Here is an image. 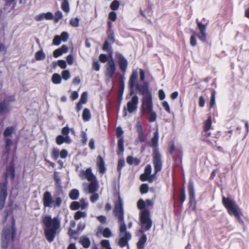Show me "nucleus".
<instances>
[{"mask_svg":"<svg viewBox=\"0 0 249 249\" xmlns=\"http://www.w3.org/2000/svg\"><path fill=\"white\" fill-rule=\"evenodd\" d=\"M114 212L115 216L118 219L120 224L119 236L120 237L118 244L121 247H123L127 244V242L131 238V234L126 231V227L124 220L123 209L122 201L120 196L118 200L115 203Z\"/></svg>","mask_w":249,"mask_h":249,"instance_id":"f257e3e1","label":"nucleus"},{"mask_svg":"<svg viewBox=\"0 0 249 249\" xmlns=\"http://www.w3.org/2000/svg\"><path fill=\"white\" fill-rule=\"evenodd\" d=\"M43 223L46 226L45 234L47 239L51 242L53 240L56 231L60 227V222L57 218L52 219L51 217L47 216L43 219Z\"/></svg>","mask_w":249,"mask_h":249,"instance_id":"f03ea898","label":"nucleus"},{"mask_svg":"<svg viewBox=\"0 0 249 249\" xmlns=\"http://www.w3.org/2000/svg\"><path fill=\"white\" fill-rule=\"evenodd\" d=\"M222 202L230 214L240 219V209L235 202L230 198L223 197Z\"/></svg>","mask_w":249,"mask_h":249,"instance_id":"7ed1b4c3","label":"nucleus"},{"mask_svg":"<svg viewBox=\"0 0 249 249\" xmlns=\"http://www.w3.org/2000/svg\"><path fill=\"white\" fill-rule=\"evenodd\" d=\"M140 220L142 229L140 230V232L142 233L144 230H149L152 226V221L150 218L149 211L145 210L141 213Z\"/></svg>","mask_w":249,"mask_h":249,"instance_id":"20e7f679","label":"nucleus"},{"mask_svg":"<svg viewBox=\"0 0 249 249\" xmlns=\"http://www.w3.org/2000/svg\"><path fill=\"white\" fill-rule=\"evenodd\" d=\"M152 98L151 94L143 96L142 106V113H143L146 110L153 108L152 107Z\"/></svg>","mask_w":249,"mask_h":249,"instance_id":"39448f33","label":"nucleus"},{"mask_svg":"<svg viewBox=\"0 0 249 249\" xmlns=\"http://www.w3.org/2000/svg\"><path fill=\"white\" fill-rule=\"evenodd\" d=\"M154 164L156 174L160 170L161 168V160L160 154L155 150L154 155Z\"/></svg>","mask_w":249,"mask_h":249,"instance_id":"423d86ee","label":"nucleus"},{"mask_svg":"<svg viewBox=\"0 0 249 249\" xmlns=\"http://www.w3.org/2000/svg\"><path fill=\"white\" fill-rule=\"evenodd\" d=\"M10 229L4 228L2 232V247L3 249H6L8 246V241L10 238Z\"/></svg>","mask_w":249,"mask_h":249,"instance_id":"0eeeda50","label":"nucleus"},{"mask_svg":"<svg viewBox=\"0 0 249 249\" xmlns=\"http://www.w3.org/2000/svg\"><path fill=\"white\" fill-rule=\"evenodd\" d=\"M7 196L6 186L5 183H1L0 185V209L3 207L5 200Z\"/></svg>","mask_w":249,"mask_h":249,"instance_id":"6e6552de","label":"nucleus"},{"mask_svg":"<svg viewBox=\"0 0 249 249\" xmlns=\"http://www.w3.org/2000/svg\"><path fill=\"white\" fill-rule=\"evenodd\" d=\"M79 176L82 178H87L89 181L95 180V177L92 173L91 169L90 168H88L86 171H81L79 173Z\"/></svg>","mask_w":249,"mask_h":249,"instance_id":"1a4fd4ad","label":"nucleus"},{"mask_svg":"<svg viewBox=\"0 0 249 249\" xmlns=\"http://www.w3.org/2000/svg\"><path fill=\"white\" fill-rule=\"evenodd\" d=\"M138 103V97L136 95L133 96L131 101L127 103V110L129 113H132L137 108V105Z\"/></svg>","mask_w":249,"mask_h":249,"instance_id":"9d476101","label":"nucleus"},{"mask_svg":"<svg viewBox=\"0 0 249 249\" xmlns=\"http://www.w3.org/2000/svg\"><path fill=\"white\" fill-rule=\"evenodd\" d=\"M53 202L51 194L47 192L44 193L43 196V203L45 207H50Z\"/></svg>","mask_w":249,"mask_h":249,"instance_id":"9b49d317","label":"nucleus"},{"mask_svg":"<svg viewBox=\"0 0 249 249\" xmlns=\"http://www.w3.org/2000/svg\"><path fill=\"white\" fill-rule=\"evenodd\" d=\"M115 63H113L111 62L107 63L106 72L107 75L110 78H111L115 72Z\"/></svg>","mask_w":249,"mask_h":249,"instance_id":"f8f14e48","label":"nucleus"},{"mask_svg":"<svg viewBox=\"0 0 249 249\" xmlns=\"http://www.w3.org/2000/svg\"><path fill=\"white\" fill-rule=\"evenodd\" d=\"M137 77L138 73L137 71H134L130 76L129 81V86L131 89H132L134 87L136 88V85H138L137 83Z\"/></svg>","mask_w":249,"mask_h":249,"instance_id":"ddd939ff","label":"nucleus"},{"mask_svg":"<svg viewBox=\"0 0 249 249\" xmlns=\"http://www.w3.org/2000/svg\"><path fill=\"white\" fill-rule=\"evenodd\" d=\"M117 56L119 58V63L120 69L123 72H124L126 69L127 62L126 60L121 54H117Z\"/></svg>","mask_w":249,"mask_h":249,"instance_id":"4468645a","label":"nucleus"},{"mask_svg":"<svg viewBox=\"0 0 249 249\" xmlns=\"http://www.w3.org/2000/svg\"><path fill=\"white\" fill-rule=\"evenodd\" d=\"M197 27L200 32V35L199 37L201 40L204 41L206 37V33L205 32L206 26L201 22H198L197 23Z\"/></svg>","mask_w":249,"mask_h":249,"instance_id":"2eb2a0df","label":"nucleus"},{"mask_svg":"<svg viewBox=\"0 0 249 249\" xmlns=\"http://www.w3.org/2000/svg\"><path fill=\"white\" fill-rule=\"evenodd\" d=\"M136 89L143 95V96L147 95L149 94H151L148 90L147 84L142 86L136 85Z\"/></svg>","mask_w":249,"mask_h":249,"instance_id":"dca6fc26","label":"nucleus"},{"mask_svg":"<svg viewBox=\"0 0 249 249\" xmlns=\"http://www.w3.org/2000/svg\"><path fill=\"white\" fill-rule=\"evenodd\" d=\"M137 132L138 133V138L140 142H143L145 140L142 128L140 122H138L137 124Z\"/></svg>","mask_w":249,"mask_h":249,"instance_id":"f3484780","label":"nucleus"},{"mask_svg":"<svg viewBox=\"0 0 249 249\" xmlns=\"http://www.w3.org/2000/svg\"><path fill=\"white\" fill-rule=\"evenodd\" d=\"M90 183L89 184L88 189H85V190H88L89 193H93L97 191L98 188L97 182L96 180L90 181Z\"/></svg>","mask_w":249,"mask_h":249,"instance_id":"a211bd4d","label":"nucleus"},{"mask_svg":"<svg viewBox=\"0 0 249 249\" xmlns=\"http://www.w3.org/2000/svg\"><path fill=\"white\" fill-rule=\"evenodd\" d=\"M97 164L99 168V171L101 173H104L106 170L104 165V162L103 158L100 156H99L97 158Z\"/></svg>","mask_w":249,"mask_h":249,"instance_id":"6ab92c4d","label":"nucleus"},{"mask_svg":"<svg viewBox=\"0 0 249 249\" xmlns=\"http://www.w3.org/2000/svg\"><path fill=\"white\" fill-rule=\"evenodd\" d=\"M15 177V170L13 166H10L8 168L5 174V178L6 179L7 178H10L13 179Z\"/></svg>","mask_w":249,"mask_h":249,"instance_id":"aec40b11","label":"nucleus"},{"mask_svg":"<svg viewBox=\"0 0 249 249\" xmlns=\"http://www.w3.org/2000/svg\"><path fill=\"white\" fill-rule=\"evenodd\" d=\"M147 113L149 115L148 120L150 122H154L157 118V115L156 113L153 111V108L147 110Z\"/></svg>","mask_w":249,"mask_h":249,"instance_id":"412c9836","label":"nucleus"},{"mask_svg":"<svg viewBox=\"0 0 249 249\" xmlns=\"http://www.w3.org/2000/svg\"><path fill=\"white\" fill-rule=\"evenodd\" d=\"M146 235L145 234H143L139 242L137 243V248L138 249H142L144 248V244L146 242Z\"/></svg>","mask_w":249,"mask_h":249,"instance_id":"4be33fe9","label":"nucleus"},{"mask_svg":"<svg viewBox=\"0 0 249 249\" xmlns=\"http://www.w3.org/2000/svg\"><path fill=\"white\" fill-rule=\"evenodd\" d=\"M80 243L82 244L83 247L85 248H88L89 247L90 242L89 240L86 237H83L80 238Z\"/></svg>","mask_w":249,"mask_h":249,"instance_id":"5701e85b","label":"nucleus"},{"mask_svg":"<svg viewBox=\"0 0 249 249\" xmlns=\"http://www.w3.org/2000/svg\"><path fill=\"white\" fill-rule=\"evenodd\" d=\"M189 194L191 198V202L195 201V193L194 190L193 185L192 183H190L189 186Z\"/></svg>","mask_w":249,"mask_h":249,"instance_id":"b1692460","label":"nucleus"},{"mask_svg":"<svg viewBox=\"0 0 249 249\" xmlns=\"http://www.w3.org/2000/svg\"><path fill=\"white\" fill-rule=\"evenodd\" d=\"M79 196V192L76 189L72 190L69 194L70 198L72 199H76Z\"/></svg>","mask_w":249,"mask_h":249,"instance_id":"393cba45","label":"nucleus"},{"mask_svg":"<svg viewBox=\"0 0 249 249\" xmlns=\"http://www.w3.org/2000/svg\"><path fill=\"white\" fill-rule=\"evenodd\" d=\"M61 78L60 75L57 73H54L52 76V81L54 84H59L61 82Z\"/></svg>","mask_w":249,"mask_h":249,"instance_id":"a878e982","label":"nucleus"},{"mask_svg":"<svg viewBox=\"0 0 249 249\" xmlns=\"http://www.w3.org/2000/svg\"><path fill=\"white\" fill-rule=\"evenodd\" d=\"M126 161L129 164H132L133 163L137 165L139 163V160L137 159L134 158L131 156H129L127 157L126 159Z\"/></svg>","mask_w":249,"mask_h":249,"instance_id":"bb28decb","label":"nucleus"},{"mask_svg":"<svg viewBox=\"0 0 249 249\" xmlns=\"http://www.w3.org/2000/svg\"><path fill=\"white\" fill-rule=\"evenodd\" d=\"M158 132L157 131L154 133V137L151 140L153 146L156 147L158 144Z\"/></svg>","mask_w":249,"mask_h":249,"instance_id":"cd10ccee","label":"nucleus"},{"mask_svg":"<svg viewBox=\"0 0 249 249\" xmlns=\"http://www.w3.org/2000/svg\"><path fill=\"white\" fill-rule=\"evenodd\" d=\"M90 117V112L89 109L85 108L83 113V118L84 120L87 121L89 119Z\"/></svg>","mask_w":249,"mask_h":249,"instance_id":"c85d7f7f","label":"nucleus"},{"mask_svg":"<svg viewBox=\"0 0 249 249\" xmlns=\"http://www.w3.org/2000/svg\"><path fill=\"white\" fill-rule=\"evenodd\" d=\"M7 105V99H5L3 103L0 104V113H2L6 110Z\"/></svg>","mask_w":249,"mask_h":249,"instance_id":"c756f323","label":"nucleus"},{"mask_svg":"<svg viewBox=\"0 0 249 249\" xmlns=\"http://www.w3.org/2000/svg\"><path fill=\"white\" fill-rule=\"evenodd\" d=\"M62 9L65 12H68L69 11V6L68 2L67 0H64V1L62 2V6H61Z\"/></svg>","mask_w":249,"mask_h":249,"instance_id":"7c9ffc66","label":"nucleus"},{"mask_svg":"<svg viewBox=\"0 0 249 249\" xmlns=\"http://www.w3.org/2000/svg\"><path fill=\"white\" fill-rule=\"evenodd\" d=\"M45 58V54L42 51H39L36 53V60H42Z\"/></svg>","mask_w":249,"mask_h":249,"instance_id":"2f4dec72","label":"nucleus"},{"mask_svg":"<svg viewBox=\"0 0 249 249\" xmlns=\"http://www.w3.org/2000/svg\"><path fill=\"white\" fill-rule=\"evenodd\" d=\"M119 5L120 3L119 1L114 0L110 5V8L113 10H116L118 8Z\"/></svg>","mask_w":249,"mask_h":249,"instance_id":"473e14b6","label":"nucleus"},{"mask_svg":"<svg viewBox=\"0 0 249 249\" xmlns=\"http://www.w3.org/2000/svg\"><path fill=\"white\" fill-rule=\"evenodd\" d=\"M79 19L78 18H72L70 20V24L73 27H78L79 25Z\"/></svg>","mask_w":249,"mask_h":249,"instance_id":"72a5a7b5","label":"nucleus"},{"mask_svg":"<svg viewBox=\"0 0 249 249\" xmlns=\"http://www.w3.org/2000/svg\"><path fill=\"white\" fill-rule=\"evenodd\" d=\"M124 140L123 138H120L119 140H118V146L119 150H120V152H122L124 151Z\"/></svg>","mask_w":249,"mask_h":249,"instance_id":"f704fd0d","label":"nucleus"},{"mask_svg":"<svg viewBox=\"0 0 249 249\" xmlns=\"http://www.w3.org/2000/svg\"><path fill=\"white\" fill-rule=\"evenodd\" d=\"M86 216V213L84 212L78 211L76 213L74 218L76 220H78L81 217H84Z\"/></svg>","mask_w":249,"mask_h":249,"instance_id":"c9c22d12","label":"nucleus"},{"mask_svg":"<svg viewBox=\"0 0 249 249\" xmlns=\"http://www.w3.org/2000/svg\"><path fill=\"white\" fill-rule=\"evenodd\" d=\"M14 129L13 127L7 128L4 132V136L7 137L13 133Z\"/></svg>","mask_w":249,"mask_h":249,"instance_id":"e433bc0d","label":"nucleus"},{"mask_svg":"<svg viewBox=\"0 0 249 249\" xmlns=\"http://www.w3.org/2000/svg\"><path fill=\"white\" fill-rule=\"evenodd\" d=\"M87 95H88L87 92H84L81 95V97L79 102H80V103H81L82 104L86 103L87 102Z\"/></svg>","mask_w":249,"mask_h":249,"instance_id":"4c0bfd02","label":"nucleus"},{"mask_svg":"<svg viewBox=\"0 0 249 249\" xmlns=\"http://www.w3.org/2000/svg\"><path fill=\"white\" fill-rule=\"evenodd\" d=\"M80 206V204L79 202L76 201H73L71 204L70 207L72 210H77Z\"/></svg>","mask_w":249,"mask_h":249,"instance_id":"58836bf2","label":"nucleus"},{"mask_svg":"<svg viewBox=\"0 0 249 249\" xmlns=\"http://www.w3.org/2000/svg\"><path fill=\"white\" fill-rule=\"evenodd\" d=\"M12 238L13 239L16 235V229L15 228V221L14 219H13V220H12Z\"/></svg>","mask_w":249,"mask_h":249,"instance_id":"ea45409f","label":"nucleus"},{"mask_svg":"<svg viewBox=\"0 0 249 249\" xmlns=\"http://www.w3.org/2000/svg\"><path fill=\"white\" fill-rule=\"evenodd\" d=\"M211 126V118H209L205 123L204 129L205 131L208 130Z\"/></svg>","mask_w":249,"mask_h":249,"instance_id":"a19ab883","label":"nucleus"},{"mask_svg":"<svg viewBox=\"0 0 249 249\" xmlns=\"http://www.w3.org/2000/svg\"><path fill=\"white\" fill-rule=\"evenodd\" d=\"M62 75V77L64 79L67 80L70 77V72L69 71L65 70V71H63Z\"/></svg>","mask_w":249,"mask_h":249,"instance_id":"79ce46f5","label":"nucleus"},{"mask_svg":"<svg viewBox=\"0 0 249 249\" xmlns=\"http://www.w3.org/2000/svg\"><path fill=\"white\" fill-rule=\"evenodd\" d=\"M103 235L106 237H109L111 235V232L108 228H106L103 231Z\"/></svg>","mask_w":249,"mask_h":249,"instance_id":"37998d69","label":"nucleus"},{"mask_svg":"<svg viewBox=\"0 0 249 249\" xmlns=\"http://www.w3.org/2000/svg\"><path fill=\"white\" fill-rule=\"evenodd\" d=\"M148 187L147 184H143L141 186L140 191L142 193H145L148 191Z\"/></svg>","mask_w":249,"mask_h":249,"instance_id":"c03bdc74","label":"nucleus"},{"mask_svg":"<svg viewBox=\"0 0 249 249\" xmlns=\"http://www.w3.org/2000/svg\"><path fill=\"white\" fill-rule=\"evenodd\" d=\"M68 36V34L67 32H64L61 34V36H60V39H61L63 41H66L67 40Z\"/></svg>","mask_w":249,"mask_h":249,"instance_id":"a18cd8bd","label":"nucleus"},{"mask_svg":"<svg viewBox=\"0 0 249 249\" xmlns=\"http://www.w3.org/2000/svg\"><path fill=\"white\" fill-rule=\"evenodd\" d=\"M64 137H63L61 135H59V136H57L56 138V143L58 144H61L63 142H64Z\"/></svg>","mask_w":249,"mask_h":249,"instance_id":"49530a36","label":"nucleus"},{"mask_svg":"<svg viewBox=\"0 0 249 249\" xmlns=\"http://www.w3.org/2000/svg\"><path fill=\"white\" fill-rule=\"evenodd\" d=\"M62 17V13L60 11L57 12L55 14V21L57 22Z\"/></svg>","mask_w":249,"mask_h":249,"instance_id":"de8ad7c7","label":"nucleus"},{"mask_svg":"<svg viewBox=\"0 0 249 249\" xmlns=\"http://www.w3.org/2000/svg\"><path fill=\"white\" fill-rule=\"evenodd\" d=\"M137 206L139 209H142L145 206V202L143 200L140 199L137 203Z\"/></svg>","mask_w":249,"mask_h":249,"instance_id":"09e8293b","label":"nucleus"},{"mask_svg":"<svg viewBox=\"0 0 249 249\" xmlns=\"http://www.w3.org/2000/svg\"><path fill=\"white\" fill-rule=\"evenodd\" d=\"M215 103V91H213L211 98V102H210V107H212Z\"/></svg>","mask_w":249,"mask_h":249,"instance_id":"8fccbe9b","label":"nucleus"},{"mask_svg":"<svg viewBox=\"0 0 249 249\" xmlns=\"http://www.w3.org/2000/svg\"><path fill=\"white\" fill-rule=\"evenodd\" d=\"M99 198V195L97 193H93L92 196H90V200L92 202H94Z\"/></svg>","mask_w":249,"mask_h":249,"instance_id":"3c124183","label":"nucleus"},{"mask_svg":"<svg viewBox=\"0 0 249 249\" xmlns=\"http://www.w3.org/2000/svg\"><path fill=\"white\" fill-rule=\"evenodd\" d=\"M60 43V37L59 36H56L53 40V44L58 45Z\"/></svg>","mask_w":249,"mask_h":249,"instance_id":"603ef678","label":"nucleus"},{"mask_svg":"<svg viewBox=\"0 0 249 249\" xmlns=\"http://www.w3.org/2000/svg\"><path fill=\"white\" fill-rule=\"evenodd\" d=\"M58 65L62 69H65L67 67L66 62L64 60H59L58 61Z\"/></svg>","mask_w":249,"mask_h":249,"instance_id":"864d4df0","label":"nucleus"},{"mask_svg":"<svg viewBox=\"0 0 249 249\" xmlns=\"http://www.w3.org/2000/svg\"><path fill=\"white\" fill-rule=\"evenodd\" d=\"M101 244L104 248H107L110 247L109 242L108 240H102Z\"/></svg>","mask_w":249,"mask_h":249,"instance_id":"5fc2aeb1","label":"nucleus"},{"mask_svg":"<svg viewBox=\"0 0 249 249\" xmlns=\"http://www.w3.org/2000/svg\"><path fill=\"white\" fill-rule=\"evenodd\" d=\"M99 60L101 62L105 63L107 61V56L104 54H101L99 56Z\"/></svg>","mask_w":249,"mask_h":249,"instance_id":"6e6d98bb","label":"nucleus"},{"mask_svg":"<svg viewBox=\"0 0 249 249\" xmlns=\"http://www.w3.org/2000/svg\"><path fill=\"white\" fill-rule=\"evenodd\" d=\"M151 172V166L150 165H147L145 169L144 174L149 176Z\"/></svg>","mask_w":249,"mask_h":249,"instance_id":"4d7b16f0","label":"nucleus"},{"mask_svg":"<svg viewBox=\"0 0 249 249\" xmlns=\"http://www.w3.org/2000/svg\"><path fill=\"white\" fill-rule=\"evenodd\" d=\"M116 136L118 138H119L121 137V136L123 133V131L122 130L121 127H118L116 129Z\"/></svg>","mask_w":249,"mask_h":249,"instance_id":"13d9d810","label":"nucleus"},{"mask_svg":"<svg viewBox=\"0 0 249 249\" xmlns=\"http://www.w3.org/2000/svg\"><path fill=\"white\" fill-rule=\"evenodd\" d=\"M109 18L112 21H115L116 18V14L114 12H111L109 15Z\"/></svg>","mask_w":249,"mask_h":249,"instance_id":"bf43d9fd","label":"nucleus"},{"mask_svg":"<svg viewBox=\"0 0 249 249\" xmlns=\"http://www.w3.org/2000/svg\"><path fill=\"white\" fill-rule=\"evenodd\" d=\"M62 52H61L59 49L55 50L53 53V56L55 57H57L60 55L62 54Z\"/></svg>","mask_w":249,"mask_h":249,"instance_id":"052dcab7","label":"nucleus"},{"mask_svg":"<svg viewBox=\"0 0 249 249\" xmlns=\"http://www.w3.org/2000/svg\"><path fill=\"white\" fill-rule=\"evenodd\" d=\"M67 151L65 149L61 150V151L60 153V157L62 158H65L67 156Z\"/></svg>","mask_w":249,"mask_h":249,"instance_id":"680f3d73","label":"nucleus"},{"mask_svg":"<svg viewBox=\"0 0 249 249\" xmlns=\"http://www.w3.org/2000/svg\"><path fill=\"white\" fill-rule=\"evenodd\" d=\"M124 164V160H119L118 161V170L120 171Z\"/></svg>","mask_w":249,"mask_h":249,"instance_id":"e2e57ef3","label":"nucleus"},{"mask_svg":"<svg viewBox=\"0 0 249 249\" xmlns=\"http://www.w3.org/2000/svg\"><path fill=\"white\" fill-rule=\"evenodd\" d=\"M69 133V128L68 127H65L62 129V133L65 136H68Z\"/></svg>","mask_w":249,"mask_h":249,"instance_id":"0e129e2a","label":"nucleus"},{"mask_svg":"<svg viewBox=\"0 0 249 249\" xmlns=\"http://www.w3.org/2000/svg\"><path fill=\"white\" fill-rule=\"evenodd\" d=\"M185 199V192L184 190H182L181 192L180 195V200L181 202H183Z\"/></svg>","mask_w":249,"mask_h":249,"instance_id":"69168bd1","label":"nucleus"},{"mask_svg":"<svg viewBox=\"0 0 249 249\" xmlns=\"http://www.w3.org/2000/svg\"><path fill=\"white\" fill-rule=\"evenodd\" d=\"M67 61L69 64L71 65L73 63V56L71 55H69L67 57Z\"/></svg>","mask_w":249,"mask_h":249,"instance_id":"338daca9","label":"nucleus"},{"mask_svg":"<svg viewBox=\"0 0 249 249\" xmlns=\"http://www.w3.org/2000/svg\"><path fill=\"white\" fill-rule=\"evenodd\" d=\"M190 43L192 46H194L196 44L195 36L194 35L191 36L190 38Z\"/></svg>","mask_w":249,"mask_h":249,"instance_id":"774afa93","label":"nucleus"}]
</instances>
